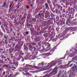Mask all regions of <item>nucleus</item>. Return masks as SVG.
<instances>
[{
    "label": "nucleus",
    "mask_w": 77,
    "mask_h": 77,
    "mask_svg": "<svg viewBox=\"0 0 77 77\" xmlns=\"http://www.w3.org/2000/svg\"><path fill=\"white\" fill-rule=\"evenodd\" d=\"M4 37L5 39H5V43L6 44H8V38H7V36L6 35H4Z\"/></svg>",
    "instance_id": "nucleus-10"
},
{
    "label": "nucleus",
    "mask_w": 77,
    "mask_h": 77,
    "mask_svg": "<svg viewBox=\"0 0 77 77\" xmlns=\"http://www.w3.org/2000/svg\"><path fill=\"white\" fill-rule=\"evenodd\" d=\"M57 6L58 7V8L59 10H60V8H61V7H62L61 6H60L59 5H57Z\"/></svg>",
    "instance_id": "nucleus-36"
},
{
    "label": "nucleus",
    "mask_w": 77,
    "mask_h": 77,
    "mask_svg": "<svg viewBox=\"0 0 77 77\" xmlns=\"http://www.w3.org/2000/svg\"><path fill=\"white\" fill-rule=\"evenodd\" d=\"M37 39H38V38H35L34 39L35 41H37Z\"/></svg>",
    "instance_id": "nucleus-51"
},
{
    "label": "nucleus",
    "mask_w": 77,
    "mask_h": 77,
    "mask_svg": "<svg viewBox=\"0 0 77 77\" xmlns=\"http://www.w3.org/2000/svg\"><path fill=\"white\" fill-rule=\"evenodd\" d=\"M66 31H67V32H68V31H69V30H71V28H68L66 29Z\"/></svg>",
    "instance_id": "nucleus-34"
},
{
    "label": "nucleus",
    "mask_w": 77,
    "mask_h": 77,
    "mask_svg": "<svg viewBox=\"0 0 77 77\" xmlns=\"http://www.w3.org/2000/svg\"><path fill=\"white\" fill-rule=\"evenodd\" d=\"M37 21L38 22V23L40 22V24H42L44 23V21H40L39 22V21H38V20H37Z\"/></svg>",
    "instance_id": "nucleus-28"
},
{
    "label": "nucleus",
    "mask_w": 77,
    "mask_h": 77,
    "mask_svg": "<svg viewBox=\"0 0 77 77\" xmlns=\"http://www.w3.org/2000/svg\"><path fill=\"white\" fill-rule=\"evenodd\" d=\"M14 4H13V5L12 7L9 10V12H11L10 11L11 9H12L13 8H14Z\"/></svg>",
    "instance_id": "nucleus-39"
},
{
    "label": "nucleus",
    "mask_w": 77,
    "mask_h": 77,
    "mask_svg": "<svg viewBox=\"0 0 77 77\" xmlns=\"http://www.w3.org/2000/svg\"><path fill=\"white\" fill-rule=\"evenodd\" d=\"M53 63H54V62L52 61L50 63L48 64L46 66L47 67H48V68H47L45 70H48L49 69H50V68H51V67H52L53 66H54V65H52L50 66V65H51V64H53Z\"/></svg>",
    "instance_id": "nucleus-3"
},
{
    "label": "nucleus",
    "mask_w": 77,
    "mask_h": 77,
    "mask_svg": "<svg viewBox=\"0 0 77 77\" xmlns=\"http://www.w3.org/2000/svg\"><path fill=\"white\" fill-rule=\"evenodd\" d=\"M10 6L9 7V8H11V7L12 6V4H13V2H10Z\"/></svg>",
    "instance_id": "nucleus-32"
},
{
    "label": "nucleus",
    "mask_w": 77,
    "mask_h": 77,
    "mask_svg": "<svg viewBox=\"0 0 77 77\" xmlns=\"http://www.w3.org/2000/svg\"><path fill=\"white\" fill-rule=\"evenodd\" d=\"M50 49H51V48H49L48 49H46L45 50V51H46V52H47V51H49V50H50Z\"/></svg>",
    "instance_id": "nucleus-50"
},
{
    "label": "nucleus",
    "mask_w": 77,
    "mask_h": 77,
    "mask_svg": "<svg viewBox=\"0 0 77 77\" xmlns=\"http://www.w3.org/2000/svg\"><path fill=\"white\" fill-rule=\"evenodd\" d=\"M40 17H41V19L44 18V15L43 13H42L41 14V15L40 16Z\"/></svg>",
    "instance_id": "nucleus-19"
},
{
    "label": "nucleus",
    "mask_w": 77,
    "mask_h": 77,
    "mask_svg": "<svg viewBox=\"0 0 77 77\" xmlns=\"http://www.w3.org/2000/svg\"><path fill=\"white\" fill-rule=\"evenodd\" d=\"M72 61H69L67 64L65 65V66H68V65H69L71 63H72Z\"/></svg>",
    "instance_id": "nucleus-27"
},
{
    "label": "nucleus",
    "mask_w": 77,
    "mask_h": 77,
    "mask_svg": "<svg viewBox=\"0 0 77 77\" xmlns=\"http://www.w3.org/2000/svg\"><path fill=\"white\" fill-rule=\"evenodd\" d=\"M71 22V20H70V19H68L66 20V22L65 23L66 25H67V26H69L70 23Z\"/></svg>",
    "instance_id": "nucleus-5"
},
{
    "label": "nucleus",
    "mask_w": 77,
    "mask_h": 77,
    "mask_svg": "<svg viewBox=\"0 0 77 77\" xmlns=\"http://www.w3.org/2000/svg\"><path fill=\"white\" fill-rule=\"evenodd\" d=\"M58 75L57 76V77H60V74H61V73H58Z\"/></svg>",
    "instance_id": "nucleus-49"
},
{
    "label": "nucleus",
    "mask_w": 77,
    "mask_h": 77,
    "mask_svg": "<svg viewBox=\"0 0 77 77\" xmlns=\"http://www.w3.org/2000/svg\"><path fill=\"white\" fill-rule=\"evenodd\" d=\"M18 56H19V52H17L15 54V56H16V57H17Z\"/></svg>",
    "instance_id": "nucleus-25"
},
{
    "label": "nucleus",
    "mask_w": 77,
    "mask_h": 77,
    "mask_svg": "<svg viewBox=\"0 0 77 77\" xmlns=\"http://www.w3.org/2000/svg\"><path fill=\"white\" fill-rule=\"evenodd\" d=\"M72 65H73V63L71 64L70 65H69V66L71 67V66H72Z\"/></svg>",
    "instance_id": "nucleus-60"
},
{
    "label": "nucleus",
    "mask_w": 77,
    "mask_h": 77,
    "mask_svg": "<svg viewBox=\"0 0 77 77\" xmlns=\"http://www.w3.org/2000/svg\"><path fill=\"white\" fill-rule=\"evenodd\" d=\"M54 51V49H52L50 51V53H53Z\"/></svg>",
    "instance_id": "nucleus-48"
},
{
    "label": "nucleus",
    "mask_w": 77,
    "mask_h": 77,
    "mask_svg": "<svg viewBox=\"0 0 77 77\" xmlns=\"http://www.w3.org/2000/svg\"><path fill=\"white\" fill-rule=\"evenodd\" d=\"M2 59H5L6 58V57L2 56Z\"/></svg>",
    "instance_id": "nucleus-58"
},
{
    "label": "nucleus",
    "mask_w": 77,
    "mask_h": 77,
    "mask_svg": "<svg viewBox=\"0 0 77 77\" xmlns=\"http://www.w3.org/2000/svg\"><path fill=\"white\" fill-rule=\"evenodd\" d=\"M19 74H20V72H17V73H16L17 75H18Z\"/></svg>",
    "instance_id": "nucleus-64"
},
{
    "label": "nucleus",
    "mask_w": 77,
    "mask_h": 77,
    "mask_svg": "<svg viewBox=\"0 0 77 77\" xmlns=\"http://www.w3.org/2000/svg\"><path fill=\"white\" fill-rule=\"evenodd\" d=\"M32 21H33L31 20V19H30V21H29V23H31V24H32Z\"/></svg>",
    "instance_id": "nucleus-59"
},
{
    "label": "nucleus",
    "mask_w": 77,
    "mask_h": 77,
    "mask_svg": "<svg viewBox=\"0 0 77 77\" xmlns=\"http://www.w3.org/2000/svg\"><path fill=\"white\" fill-rule=\"evenodd\" d=\"M62 9H63V7L61 6V8L60 9V11H62Z\"/></svg>",
    "instance_id": "nucleus-57"
},
{
    "label": "nucleus",
    "mask_w": 77,
    "mask_h": 77,
    "mask_svg": "<svg viewBox=\"0 0 77 77\" xmlns=\"http://www.w3.org/2000/svg\"><path fill=\"white\" fill-rule=\"evenodd\" d=\"M10 68L11 69V70H14L16 69V68L15 67H10Z\"/></svg>",
    "instance_id": "nucleus-26"
},
{
    "label": "nucleus",
    "mask_w": 77,
    "mask_h": 77,
    "mask_svg": "<svg viewBox=\"0 0 77 77\" xmlns=\"http://www.w3.org/2000/svg\"><path fill=\"white\" fill-rule=\"evenodd\" d=\"M35 18H39V17H40V16H39V15H35Z\"/></svg>",
    "instance_id": "nucleus-33"
},
{
    "label": "nucleus",
    "mask_w": 77,
    "mask_h": 77,
    "mask_svg": "<svg viewBox=\"0 0 77 77\" xmlns=\"http://www.w3.org/2000/svg\"><path fill=\"white\" fill-rule=\"evenodd\" d=\"M52 54H50V52H48L46 54H43V55L44 56H45L46 57H48L49 56H50V55H52Z\"/></svg>",
    "instance_id": "nucleus-9"
},
{
    "label": "nucleus",
    "mask_w": 77,
    "mask_h": 77,
    "mask_svg": "<svg viewBox=\"0 0 77 77\" xmlns=\"http://www.w3.org/2000/svg\"><path fill=\"white\" fill-rule=\"evenodd\" d=\"M38 65L39 66H42V63H40L38 64Z\"/></svg>",
    "instance_id": "nucleus-54"
},
{
    "label": "nucleus",
    "mask_w": 77,
    "mask_h": 77,
    "mask_svg": "<svg viewBox=\"0 0 77 77\" xmlns=\"http://www.w3.org/2000/svg\"><path fill=\"white\" fill-rule=\"evenodd\" d=\"M8 66H8V65H7V64H5L3 66V67H6V68H8Z\"/></svg>",
    "instance_id": "nucleus-30"
},
{
    "label": "nucleus",
    "mask_w": 77,
    "mask_h": 77,
    "mask_svg": "<svg viewBox=\"0 0 77 77\" xmlns=\"http://www.w3.org/2000/svg\"><path fill=\"white\" fill-rule=\"evenodd\" d=\"M31 67V68H33V66H32V65H28V67Z\"/></svg>",
    "instance_id": "nucleus-46"
},
{
    "label": "nucleus",
    "mask_w": 77,
    "mask_h": 77,
    "mask_svg": "<svg viewBox=\"0 0 77 77\" xmlns=\"http://www.w3.org/2000/svg\"><path fill=\"white\" fill-rule=\"evenodd\" d=\"M36 17L35 18H33L32 19V20L33 21H35V22H36Z\"/></svg>",
    "instance_id": "nucleus-38"
},
{
    "label": "nucleus",
    "mask_w": 77,
    "mask_h": 77,
    "mask_svg": "<svg viewBox=\"0 0 77 77\" xmlns=\"http://www.w3.org/2000/svg\"><path fill=\"white\" fill-rule=\"evenodd\" d=\"M29 50L31 51H33V53L35 54H38V50L36 49V48L35 47H32V45H29Z\"/></svg>",
    "instance_id": "nucleus-1"
},
{
    "label": "nucleus",
    "mask_w": 77,
    "mask_h": 77,
    "mask_svg": "<svg viewBox=\"0 0 77 77\" xmlns=\"http://www.w3.org/2000/svg\"><path fill=\"white\" fill-rule=\"evenodd\" d=\"M58 69V68H57V66H56L53 69L52 72L49 74V75L50 76H52L53 75H54L57 74V69Z\"/></svg>",
    "instance_id": "nucleus-2"
},
{
    "label": "nucleus",
    "mask_w": 77,
    "mask_h": 77,
    "mask_svg": "<svg viewBox=\"0 0 77 77\" xmlns=\"http://www.w3.org/2000/svg\"><path fill=\"white\" fill-rule=\"evenodd\" d=\"M50 15L51 16V17H54V15L53 13H51Z\"/></svg>",
    "instance_id": "nucleus-44"
},
{
    "label": "nucleus",
    "mask_w": 77,
    "mask_h": 77,
    "mask_svg": "<svg viewBox=\"0 0 77 77\" xmlns=\"http://www.w3.org/2000/svg\"><path fill=\"white\" fill-rule=\"evenodd\" d=\"M31 44L32 45H34L36 47H38V45H37L35 44V43L34 42H32Z\"/></svg>",
    "instance_id": "nucleus-18"
},
{
    "label": "nucleus",
    "mask_w": 77,
    "mask_h": 77,
    "mask_svg": "<svg viewBox=\"0 0 77 77\" xmlns=\"http://www.w3.org/2000/svg\"><path fill=\"white\" fill-rule=\"evenodd\" d=\"M26 8L27 9H29V6H26Z\"/></svg>",
    "instance_id": "nucleus-63"
},
{
    "label": "nucleus",
    "mask_w": 77,
    "mask_h": 77,
    "mask_svg": "<svg viewBox=\"0 0 77 77\" xmlns=\"http://www.w3.org/2000/svg\"><path fill=\"white\" fill-rule=\"evenodd\" d=\"M15 43H13L11 44V45H10V46H12V47L13 48H14V47H15Z\"/></svg>",
    "instance_id": "nucleus-21"
},
{
    "label": "nucleus",
    "mask_w": 77,
    "mask_h": 77,
    "mask_svg": "<svg viewBox=\"0 0 77 77\" xmlns=\"http://www.w3.org/2000/svg\"><path fill=\"white\" fill-rule=\"evenodd\" d=\"M26 18V17L25 16H24L22 18L21 20V21H23V20H25Z\"/></svg>",
    "instance_id": "nucleus-31"
},
{
    "label": "nucleus",
    "mask_w": 77,
    "mask_h": 77,
    "mask_svg": "<svg viewBox=\"0 0 77 77\" xmlns=\"http://www.w3.org/2000/svg\"><path fill=\"white\" fill-rule=\"evenodd\" d=\"M59 10L57 9H56L55 10V13L56 14H57L58 13Z\"/></svg>",
    "instance_id": "nucleus-45"
},
{
    "label": "nucleus",
    "mask_w": 77,
    "mask_h": 77,
    "mask_svg": "<svg viewBox=\"0 0 77 77\" xmlns=\"http://www.w3.org/2000/svg\"><path fill=\"white\" fill-rule=\"evenodd\" d=\"M24 50L25 51H27L29 50L28 47H26V45H24Z\"/></svg>",
    "instance_id": "nucleus-14"
},
{
    "label": "nucleus",
    "mask_w": 77,
    "mask_h": 77,
    "mask_svg": "<svg viewBox=\"0 0 77 77\" xmlns=\"http://www.w3.org/2000/svg\"><path fill=\"white\" fill-rule=\"evenodd\" d=\"M66 76V74L65 73H64L63 75V77H65Z\"/></svg>",
    "instance_id": "nucleus-41"
},
{
    "label": "nucleus",
    "mask_w": 77,
    "mask_h": 77,
    "mask_svg": "<svg viewBox=\"0 0 77 77\" xmlns=\"http://www.w3.org/2000/svg\"><path fill=\"white\" fill-rule=\"evenodd\" d=\"M3 32H0V38H3Z\"/></svg>",
    "instance_id": "nucleus-23"
},
{
    "label": "nucleus",
    "mask_w": 77,
    "mask_h": 77,
    "mask_svg": "<svg viewBox=\"0 0 77 77\" xmlns=\"http://www.w3.org/2000/svg\"><path fill=\"white\" fill-rule=\"evenodd\" d=\"M66 15H68L69 16V18H68V19H70V20H71L72 19L71 18H74V17H72L73 15L72 14H66Z\"/></svg>",
    "instance_id": "nucleus-6"
},
{
    "label": "nucleus",
    "mask_w": 77,
    "mask_h": 77,
    "mask_svg": "<svg viewBox=\"0 0 77 77\" xmlns=\"http://www.w3.org/2000/svg\"><path fill=\"white\" fill-rule=\"evenodd\" d=\"M41 68V67H37V66H33L32 68H36L37 69H40V68Z\"/></svg>",
    "instance_id": "nucleus-16"
},
{
    "label": "nucleus",
    "mask_w": 77,
    "mask_h": 77,
    "mask_svg": "<svg viewBox=\"0 0 77 77\" xmlns=\"http://www.w3.org/2000/svg\"><path fill=\"white\" fill-rule=\"evenodd\" d=\"M42 66L44 65H45V62H43V61H42Z\"/></svg>",
    "instance_id": "nucleus-47"
},
{
    "label": "nucleus",
    "mask_w": 77,
    "mask_h": 77,
    "mask_svg": "<svg viewBox=\"0 0 77 77\" xmlns=\"http://www.w3.org/2000/svg\"><path fill=\"white\" fill-rule=\"evenodd\" d=\"M26 74L27 75H30V74H29L28 72L26 73Z\"/></svg>",
    "instance_id": "nucleus-61"
},
{
    "label": "nucleus",
    "mask_w": 77,
    "mask_h": 77,
    "mask_svg": "<svg viewBox=\"0 0 77 77\" xmlns=\"http://www.w3.org/2000/svg\"><path fill=\"white\" fill-rule=\"evenodd\" d=\"M6 3L5 2L3 5L2 6V8H5V6H6Z\"/></svg>",
    "instance_id": "nucleus-35"
},
{
    "label": "nucleus",
    "mask_w": 77,
    "mask_h": 77,
    "mask_svg": "<svg viewBox=\"0 0 77 77\" xmlns=\"http://www.w3.org/2000/svg\"><path fill=\"white\" fill-rule=\"evenodd\" d=\"M14 48L17 50H19V49H20V46L18 44H17L15 46Z\"/></svg>",
    "instance_id": "nucleus-12"
},
{
    "label": "nucleus",
    "mask_w": 77,
    "mask_h": 77,
    "mask_svg": "<svg viewBox=\"0 0 77 77\" xmlns=\"http://www.w3.org/2000/svg\"><path fill=\"white\" fill-rule=\"evenodd\" d=\"M73 20L74 22L72 23L71 25L72 26H75L77 24V21L76 20V19H73Z\"/></svg>",
    "instance_id": "nucleus-7"
},
{
    "label": "nucleus",
    "mask_w": 77,
    "mask_h": 77,
    "mask_svg": "<svg viewBox=\"0 0 77 77\" xmlns=\"http://www.w3.org/2000/svg\"><path fill=\"white\" fill-rule=\"evenodd\" d=\"M9 30L10 32H12L13 31V29L11 27L10 28Z\"/></svg>",
    "instance_id": "nucleus-40"
},
{
    "label": "nucleus",
    "mask_w": 77,
    "mask_h": 77,
    "mask_svg": "<svg viewBox=\"0 0 77 77\" xmlns=\"http://www.w3.org/2000/svg\"><path fill=\"white\" fill-rule=\"evenodd\" d=\"M50 12H48V11H46L45 13V18H48V17L50 16Z\"/></svg>",
    "instance_id": "nucleus-8"
},
{
    "label": "nucleus",
    "mask_w": 77,
    "mask_h": 77,
    "mask_svg": "<svg viewBox=\"0 0 77 77\" xmlns=\"http://www.w3.org/2000/svg\"><path fill=\"white\" fill-rule=\"evenodd\" d=\"M65 14H62V17H63L64 18V17H65Z\"/></svg>",
    "instance_id": "nucleus-55"
},
{
    "label": "nucleus",
    "mask_w": 77,
    "mask_h": 77,
    "mask_svg": "<svg viewBox=\"0 0 77 77\" xmlns=\"http://www.w3.org/2000/svg\"><path fill=\"white\" fill-rule=\"evenodd\" d=\"M24 67H25V68H29V65L26 64Z\"/></svg>",
    "instance_id": "nucleus-43"
},
{
    "label": "nucleus",
    "mask_w": 77,
    "mask_h": 77,
    "mask_svg": "<svg viewBox=\"0 0 77 77\" xmlns=\"http://www.w3.org/2000/svg\"><path fill=\"white\" fill-rule=\"evenodd\" d=\"M17 8H20V5H18L16 6Z\"/></svg>",
    "instance_id": "nucleus-62"
},
{
    "label": "nucleus",
    "mask_w": 77,
    "mask_h": 77,
    "mask_svg": "<svg viewBox=\"0 0 77 77\" xmlns=\"http://www.w3.org/2000/svg\"><path fill=\"white\" fill-rule=\"evenodd\" d=\"M61 23L62 24H65V20H62L61 21Z\"/></svg>",
    "instance_id": "nucleus-20"
},
{
    "label": "nucleus",
    "mask_w": 77,
    "mask_h": 77,
    "mask_svg": "<svg viewBox=\"0 0 77 77\" xmlns=\"http://www.w3.org/2000/svg\"><path fill=\"white\" fill-rule=\"evenodd\" d=\"M11 59H13L14 60L15 57L13 56H11Z\"/></svg>",
    "instance_id": "nucleus-42"
},
{
    "label": "nucleus",
    "mask_w": 77,
    "mask_h": 77,
    "mask_svg": "<svg viewBox=\"0 0 77 77\" xmlns=\"http://www.w3.org/2000/svg\"><path fill=\"white\" fill-rule=\"evenodd\" d=\"M13 75V74H11L10 75L8 76V77H13V76H11V75Z\"/></svg>",
    "instance_id": "nucleus-52"
},
{
    "label": "nucleus",
    "mask_w": 77,
    "mask_h": 77,
    "mask_svg": "<svg viewBox=\"0 0 77 77\" xmlns=\"http://www.w3.org/2000/svg\"><path fill=\"white\" fill-rule=\"evenodd\" d=\"M47 45H45L46 48L47 49L48 48H50L51 47V45L49 44V43H47Z\"/></svg>",
    "instance_id": "nucleus-13"
},
{
    "label": "nucleus",
    "mask_w": 77,
    "mask_h": 77,
    "mask_svg": "<svg viewBox=\"0 0 77 77\" xmlns=\"http://www.w3.org/2000/svg\"><path fill=\"white\" fill-rule=\"evenodd\" d=\"M77 11V6L75 5L73 8V12H76Z\"/></svg>",
    "instance_id": "nucleus-15"
},
{
    "label": "nucleus",
    "mask_w": 77,
    "mask_h": 77,
    "mask_svg": "<svg viewBox=\"0 0 77 77\" xmlns=\"http://www.w3.org/2000/svg\"><path fill=\"white\" fill-rule=\"evenodd\" d=\"M1 28L2 29V30H3V29H4V27H3L2 25H1Z\"/></svg>",
    "instance_id": "nucleus-56"
},
{
    "label": "nucleus",
    "mask_w": 77,
    "mask_h": 77,
    "mask_svg": "<svg viewBox=\"0 0 77 77\" xmlns=\"http://www.w3.org/2000/svg\"><path fill=\"white\" fill-rule=\"evenodd\" d=\"M24 55V53H22L21 52H20L19 54V56H18L19 58H18V60L19 61L21 58H23V56Z\"/></svg>",
    "instance_id": "nucleus-4"
},
{
    "label": "nucleus",
    "mask_w": 77,
    "mask_h": 77,
    "mask_svg": "<svg viewBox=\"0 0 77 77\" xmlns=\"http://www.w3.org/2000/svg\"><path fill=\"white\" fill-rule=\"evenodd\" d=\"M15 62L14 61H13V63H11V65H15Z\"/></svg>",
    "instance_id": "nucleus-53"
},
{
    "label": "nucleus",
    "mask_w": 77,
    "mask_h": 77,
    "mask_svg": "<svg viewBox=\"0 0 77 77\" xmlns=\"http://www.w3.org/2000/svg\"><path fill=\"white\" fill-rule=\"evenodd\" d=\"M73 65V66L71 68V69L72 71H74L75 69H77V66L75 65V64H74Z\"/></svg>",
    "instance_id": "nucleus-11"
},
{
    "label": "nucleus",
    "mask_w": 77,
    "mask_h": 77,
    "mask_svg": "<svg viewBox=\"0 0 77 77\" xmlns=\"http://www.w3.org/2000/svg\"><path fill=\"white\" fill-rule=\"evenodd\" d=\"M8 73V71L6 72H3V74L2 75V76H1V77H3V76H4V75L5 74V73Z\"/></svg>",
    "instance_id": "nucleus-29"
},
{
    "label": "nucleus",
    "mask_w": 77,
    "mask_h": 77,
    "mask_svg": "<svg viewBox=\"0 0 77 77\" xmlns=\"http://www.w3.org/2000/svg\"><path fill=\"white\" fill-rule=\"evenodd\" d=\"M77 60V56H75V57H74L71 61L72 62H74V60Z\"/></svg>",
    "instance_id": "nucleus-17"
},
{
    "label": "nucleus",
    "mask_w": 77,
    "mask_h": 77,
    "mask_svg": "<svg viewBox=\"0 0 77 77\" xmlns=\"http://www.w3.org/2000/svg\"><path fill=\"white\" fill-rule=\"evenodd\" d=\"M9 60L6 59H5V62L6 63H9Z\"/></svg>",
    "instance_id": "nucleus-24"
},
{
    "label": "nucleus",
    "mask_w": 77,
    "mask_h": 77,
    "mask_svg": "<svg viewBox=\"0 0 77 77\" xmlns=\"http://www.w3.org/2000/svg\"><path fill=\"white\" fill-rule=\"evenodd\" d=\"M44 36L45 37V38H47L48 37V34H45L44 35Z\"/></svg>",
    "instance_id": "nucleus-37"
},
{
    "label": "nucleus",
    "mask_w": 77,
    "mask_h": 77,
    "mask_svg": "<svg viewBox=\"0 0 77 77\" xmlns=\"http://www.w3.org/2000/svg\"><path fill=\"white\" fill-rule=\"evenodd\" d=\"M45 6L46 7V9H48L49 8V6H48V5L47 3H46L45 4Z\"/></svg>",
    "instance_id": "nucleus-22"
}]
</instances>
